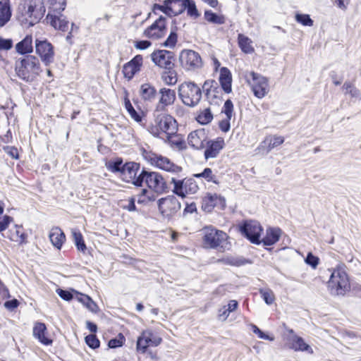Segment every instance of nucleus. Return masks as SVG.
I'll list each match as a JSON object with an SVG mask.
<instances>
[{"label": "nucleus", "instance_id": "1", "mask_svg": "<svg viewBox=\"0 0 361 361\" xmlns=\"http://www.w3.org/2000/svg\"><path fill=\"white\" fill-rule=\"evenodd\" d=\"M154 124L148 127V131L154 137H162L166 135L167 139L172 138L178 130L176 121L170 115L154 114Z\"/></svg>", "mask_w": 361, "mask_h": 361}, {"label": "nucleus", "instance_id": "2", "mask_svg": "<svg viewBox=\"0 0 361 361\" xmlns=\"http://www.w3.org/2000/svg\"><path fill=\"white\" fill-rule=\"evenodd\" d=\"M327 288L332 295L343 296L350 290L348 276L343 267L338 266L331 271Z\"/></svg>", "mask_w": 361, "mask_h": 361}, {"label": "nucleus", "instance_id": "3", "mask_svg": "<svg viewBox=\"0 0 361 361\" xmlns=\"http://www.w3.org/2000/svg\"><path fill=\"white\" fill-rule=\"evenodd\" d=\"M15 69L18 76L25 81H32L42 71L39 59L32 55L18 60Z\"/></svg>", "mask_w": 361, "mask_h": 361}, {"label": "nucleus", "instance_id": "4", "mask_svg": "<svg viewBox=\"0 0 361 361\" xmlns=\"http://www.w3.org/2000/svg\"><path fill=\"white\" fill-rule=\"evenodd\" d=\"M22 15L29 27L33 26L44 16L45 7L42 0H22Z\"/></svg>", "mask_w": 361, "mask_h": 361}, {"label": "nucleus", "instance_id": "5", "mask_svg": "<svg viewBox=\"0 0 361 361\" xmlns=\"http://www.w3.org/2000/svg\"><path fill=\"white\" fill-rule=\"evenodd\" d=\"M202 90L194 82H184L178 87V96L182 102L189 106H196L202 99Z\"/></svg>", "mask_w": 361, "mask_h": 361}, {"label": "nucleus", "instance_id": "6", "mask_svg": "<svg viewBox=\"0 0 361 361\" xmlns=\"http://www.w3.org/2000/svg\"><path fill=\"white\" fill-rule=\"evenodd\" d=\"M245 78L256 97L262 99L268 94L269 82L266 77L250 71L245 73Z\"/></svg>", "mask_w": 361, "mask_h": 361}, {"label": "nucleus", "instance_id": "7", "mask_svg": "<svg viewBox=\"0 0 361 361\" xmlns=\"http://www.w3.org/2000/svg\"><path fill=\"white\" fill-rule=\"evenodd\" d=\"M241 235L249 240L252 243L259 245L261 243V233L263 231L261 224L255 220H245L238 226Z\"/></svg>", "mask_w": 361, "mask_h": 361}, {"label": "nucleus", "instance_id": "8", "mask_svg": "<svg viewBox=\"0 0 361 361\" xmlns=\"http://www.w3.org/2000/svg\"><path fill=\"white\" fill-rule=\"evenodd\" d=\"M179 62L183 68L194 71L202 67V58L198 52L191 49H183L179 54Z\"/></svg>", "mask_w": 361, "mask_h": 361}, {"label": "nucleus", "instance_id": "9", "mask_svg": "<svg viewBox=\"0 0 361 361\" xmlns=\"http://www.w3.org/2000/svg\"><path fill=\"white\" fill-rule=\"evenodd\" d=\"M120 176L123 181L137 187L143 183L142 170L140 171V164L135 162L126 163Z\"/></svg>", "mask_w": 361, "mask_h": 361}, {"label": "nucleus", "instance_id": "10", "mask_svg": "<svg viewBox=\"0 0 361 361\" xmlns=\"http://www.w3.org/2000/svg\"><path fill=\"white\" fill-rule=\"evenodd\" d=\"M162 338L150 329L142 331L137 341V350L142 353L147 351L148 347H157L161 344Z\"/></svg>", "mask_w": 361, "mask_h": 361}, {"label": "nucleus", "instance_id": "11", "mask_svg": "<svg viewBox=\"0 0 361 361\" xmlns=\"http://www.w3.org/2000/svg\"><path fill=\"white\" fill-rule=\"evenodd\" d=\"M203 242L207 247L216 248L222 246V243L227 239V235L222 231L217 230L212 226H207L202 230Z\"/></svg>", "mask_w": 361, "mask_h": 361}, {"label": "nucleus", "instance_id": "12", "mask_svg": "<svg viewBox=\"0 0 361 361\" xmlns=\"http://www.w3.org/2000/svg\"><path fill=\"white\" fill-rule=\"evenodd\" d=\"M158 209L164 219H169L180 209V203L173 195H169L158 200Z\"/></svg>", "mask_w": 361, "mask_h": 361}, {"label": "nucleus", "instance_id": "13", "mask_svg": "<svg viewBox=\"0 0 361 361\" xmlns=\"http://www.w3.org/2000/svg\"><path fill=\"white\" fill-rule=\"evenodd\" d=\"M35 51L44 66H48L54 61V46L47 39L35 40Z\"/></svg>", "mask_w": 361, "mask_h": 361}, {"label": "nucleus", "instance_id": "14", "mask_svg": "<svg viewBox=\"0 0 361 361\" xmlns=\"http://www.w3.org/2000/svg\"><path fill=\"white\" fill-rule=\"evenodd\" d=\"M207 101L210 104L219 105L223 101V89L219 86L216 81L207 80L202 85Z\"/></svg>", "mask_w": 361, "mask_h": 361}, {"label": "nucleus", "instance_id": "15", "mask_svg": "<svg viewBox=\"0 0 361 361\" xmlns=\"http://www.w3.org/2000/svg\"><path fill=\"white\" fill-rule=\"evenodd\" d=\"M143 182L145 181L149 188L157 193H162L166 191V181L161 174L157 172H148L142 170Z\"/></svg>", "mask_w": 361, "mask_h": 361}, {"label": "nucleus", "instance_id": "16", "mask_svg": "<svg viewBox=\"0 0 361 361\" xmlns=\"http://www.w3.org/2000/svg\"><path fill=\"white\" fill-rule=\"evenodd\" d=\"M158 95L159 101L155 106L154 114L166 111L167 107L173 105L176 99V91L167 87L159 89Z\"/></svg>", "mask_w": 361, "mask_h": 361}, {"label": "nucleus", "instance_id": "17", "mask_svg": "<svg viewBox=\"0 0 361 361\" xmlns=\"http://www.w3.org/2000/svg\"><path fill=\"white\" fill-rule=\"evenodd\" d=\"M166 18L162 16H159L150 26L144 31V36L152 39H158L164 37L167 32Z\"/></svg>", "mask_w": 361, "mask_h": 361}, {"label": "nucleus", "instance_id": "18", "mask_svg": "<svg viewBox=\"0 0 361 361\" xmlns=\"http://www.w3.org/2000/svg\"><path fill=\"white\" fill-rule=\"evenodd\" d=\"M173 54L167 50H157L154 51L151 54L152 61L158 66L166 69H171L173 64L172 59Z\"/></svg>", "mask_w": 361, "mask_h": 361}, {"label": "nucleus", "instance_id": "19", "mask_svg": "<svg viewBox=\"0 0 361 361\" xmlns=\"http://www.w3.org/2000/svg\"><path fill=\"white\" fill-rule=\"evenodd\" d=\"M151 161L152 164L166 171L179 173L182 170L181 167L173 164L169 158L161 155L154 154Z\"/></svg>", "mask_w": 361, "mask_h": 361}, {"label": "nucleus", "instance_id": "20", "mask_svg": "<svg viewBox=\"0 0 361 361\" xmlns=\"http://www.w3.org/2000/svg\"><path fill=\"white\" fill-rule=\"evenodd\" d=\"M226 206V200L224 197L216 194H207L202 199V207L204 211L210 212L215 207L224 209Z\"/></svg>", "mask_w": 361, "mask_h": 361}, {"label": "nucleus", "instance_id": "21", "mask_svg": "<svg viewBox=\"0 0 361 361\" xmlns=\"http://www.w3.org/2000/svg\"><path fill=\"white\" fill-rule=\"evenodd\" d=\"M143 58L141 55H136L123 67L124 77L130 80L140 70L142 65Z\"/></svg>", "mask_w": 361, "mask_h": 361}, {"label": "nucleus", "instance_id": "22", "mask_svg": "<svg viewBox=\"0 0 361 361\" xmlns=\"http://www.w3.org/2000/svg\"><path fill=\"white\" fill-rule=\"evenodd\" d=\"M207 136L204 129H198L191 132L188 136V142L190 147L201 149L205 147Z\"/></svg>", "mask_w": 361, "mask_h": 361}, {"label": "nucleus", "instance_id": "23", "mask_svg": "<svg viewBox=\"0 0 361 361\" xmlns=\"http://www.w3.org/2000/svg\"><path fill=\"white\" fill-rule=\"evenodd\" d=\"M289 333L291 334L288 337V342L290 343V348L295 351L307 352L310 354H313L312 348L307 344L302 338L297 336L294 334L293 330H289Z\"/></svg>", "mask_w": 361, "mask_h": 361}, {"label": "nucleus", "instance_id": "24", "mask_svg": "<svg viewBox=\"0 0 361 361\" xmlns=\"http://www.w3.org/2000/svg\"><path fill=\"white\" fill-rule=\"evenodd\" d=\"M224 140L223 138L219 137L215 140L207 141V149L204 151V157L206 159L215 158L224 147Z\"/></svg>", "mask_w": 361, "mask_h": 361}, {"label": "nucleus", "instance_id": "25", "mask_svg": "<svg viewBox=\"0 0 361 361\" xmlns=\"http://www.w3.org/2000/svg\"><path fill=\"white\" fill-rule=\"evenodd\" d=\"M281 234L282 231L281 228L278 227H269L266 230L265 236L260 240L261 243L266 246L273 245L279 241Z\"/></svg>", "mask_w": 361, "mask_h": 361}, {"label": "nucleus", "instance_id": "26", "mask_svg": "<svg viewBox=\"0 0 361 361\" xmlns=\"http://www.w3.org/2000/svg\"><path fill=\"white\" fill-rule=\"evenodd\" d=\"M47 327L44 323L36 322L33 327L32 334L33 336L38 339V341L46 345H51L52 340L46 336Z\"/></svg>", "mask_w": 361, "mask_h": 361}, {"label": "nucleus", "instance_id": "27", "mask_svg": "<svg viewBox=\"0 0 361 361\" xmlns=\"http://www.w3.org/2000/svg\"><path fill=\"white\" fill-rule=\"evenodd\" d=\"M47 19L49 20L51 25L55 29L65 32L68 28V21L63 15L58 16L56 14L49 13Z\"/></svg>", "mask_w": 361, "mask_h": 361}, {"label": "nucleus", "instance_id": "28", "mask_svg": "<svg viewBox=\"0 0 361 361\" xmlns=\"http://www.w3.org/2000/svg\"><path fill=\"white\" fill-rule=\"evenodd\" d=\"M219 82L221 84V88L223 89L225 93H230L231 92V73L226 67H222L220 69Z\"/></svg>", "mask_w": 361, "mask_h": 361}, {"label": "nucleus", "instance_id": "29", "mask_svg": "<svg viewBox=\"0 0 361 361\" xmlns=\"http://www.w3.org/2000/svg\"><path fill=\"white\" fill-rule=\"evenodd\" d=\"M185 0H166L168 16H173L182 13L185 10Z\"/></svg>", "mask_w": 361, "mask_h": 361}, {"label": "nucleus", "instance_id": "30", "mask_svg": "<svg viewBox=\"0 0 361 361\" xmlns=\"http://www.w3.org/2000/svg\"><path fill=\"white\" fill-rule=\"evenodd\" d=\"M16 49L18 54L23 55L32 53L33 51L32 35H26L24 39L17 43Z\"/></svg>", "mask_w": 361, "mask_h": 361}, {"label": "nucleus", "instance_id": "31", "mask_svg": "<svg viewBox=\"0 0 361 361\" xmlns=\"http://www.w3.org/2000/svg\"><path fill=\"white\" fill-rule=\"evenodd\" d=\"M49 239L52 245L57 249H61L66 240L63 232L59 228H52L49 233Z\"/></svg>", "mask_w": 361, "mask_h": 361}, {"label": "nucleus", "instance_id": "32", "mask_svg": "<svg viewBox=\"0 0 361 361\" xmlns=\"http://www.w3.org/2000/svg\"><path fill=\"white\" fill-rule=\"evenodd\" d=\"M11 240L17 242V243H23L25 240V235L23 231V228L20 226L16 225L13 228H11L6 235Z\"/></svg>", "mask_w": 361, "mask_h": 361}, {"label": "nucleus", "instance_id": "33", "mask_svg": "<svg viewBox=\"0 0 361 361\" xmlns=\"http://www.w3.org/2000/svg\"><path fill=\"white\" fill-rule=\"evenodd\" d=\"M140 94L145 101L152 102L157 95V90L149 83L142 84L140 87Z\"/></svg>", "mask_w": 361, "mask_h": 361}, {"label": "nucleus", "instance_id": "34", "mask_svg": "<svg viewBox=\"0 0 361 361\" xmlns=\"http://www.w3.org/2000/svg\"><path fill=\"white\" fill-rule=\"evenodd\" d=\"M238 43L241 51L245 54H252L254 52L255 49L252 46V41L248 37L238 34Z\"/></svg>", "mask_w": 361, "mask_h": 361}, {"label": "nucleus", "instance_id": "35", "mask_svg": "<svg viewBox=\"0 0 361 361\" xmlns=\"http://www.w3.org/2000/svg\"><path fill=\"white\" fill-rule=\"evenodd\" d=\"M11 11L7 1H0V26L2 27L10 20Z\"/></svg>", "mask_w": 361, "mask_h": 361}, {"label": "nucleus", "instance_id": "36", "mask_svg": "<svg viewBox=\"0 0 361 361\" xmlns=\"http://www.w3.org/2000/svg\"><path fill=\"white\" fill-rule=\"evenodd\" d=\"M137 202L139 204H147L149 202L154 201L156 195L154 192L147 189H142L140 192L137 195Z\"/></svg>", "mask_w": 361, "mask_h": 361}, {"label": "nucleus", "instance_id": "37", "mask_svg": "<svg viewBox=\"0 0 361 361\" xmlns=\"http://www.w3.org/2000/svg\"><path fill=\"white\" fill-rule=\"evenodd\" d=\"M193 176L197 178H204L207 182H212L215 184L219 183L217 176L213 173L210 168H205L202 172L195 173Z\"/></svg>", "mask_w": 361, "mask_h": 361}, {"label": "nucleus", "instance_id": "38", "mask_svg": "<svg viewBox=\"0 0 361 361\" xmlns=\"http://www.w3.org/2000/svg\"><path fill=\"white\" fill-rule=\"evenodd\" d=\"M342 89L345 94H350L352 98L360 99L361 97V93L360 90L349 81L345 82Z\"/></svg>", "mask_w": 361, "mask_h": 361}, {"label": "nucleus", "instance_id": "39", "mask_svg": "<svg viewBox=\"0 0 361 361\" xmlns=\"http://www.w3.org/2000/svg\"><path fill=\"white\" fill-rule=\"evenodd\" d=\"M124 164L121 158H116L114 160L109 161L107 164V169L114 173H119L120 174L123 171Z\"/></svg>", "mask_w": 361, "mask_h": 361}, {"label": "nucleus", "instance_id": "40", "mask_svg": "<svg viewBox=\"0 0 361 361\" xmlns=\"http://www.w3.org/2000/svg\"><path fill=\"white\" fill-rule=\"evenodd\" d=\"M79 301L81 302L90 311L97 313L99 311L97 305L92 300L90 297L86 295H81L78 298Z\"/></svg>", "mask_w": 361, "mask_h": 361}, {"label": "nucleus", "instance_id": "41", "mask_svg": "<svg viewBox=\"0 0 361 361\" xmlns=\"http://www.w3.org/2000/svg\"><path fill=\"white\" fill-rule=\"evenodd\" d=\"M184 192H185V197L188 194H195L198 190L199 187L197 184V183L192 178L188 179H184Z\"/></svg>", "mask_w": 361, "mask_h": 361}, {"label": "nucleus", "instance_id": "42", "mask_svg": "<svg viewBox=\"0 0 361 361\" xmlns=\"http://www.w3.org/2000/svg\"><path fill=\"white\" fill-rule=\"evenodd\" d=\"M204 18L209 23L222 25L225 23V18L223 16L217 15L212 11H206L204 12Z\"/></svg>", "mask_w": 361, "mask_h": 361}, {"label": "nucleus", "instance_id": "43", "mask_svg": "<svg viewBox=\"0 0 361 361\" xmlns=\"http://www.w3.org/2000/svg\"><path fill=\"white\" fill-rule=\"evenodd\" d=\"M213 119V114L209 108L204 109L197 117V121L202 125L209 123Z\"/></svg>", "mask_w": 361, "mask_h": 361}, {"label": "nucleus", "instance_id": "44", "mask_svg": "<svg viewBox=\"0 0 361 361\" xmlns=\"http://www.w3.org/2000/svg\"><path fill=\"white\" fill-rule=\"evenodd\" d=\"M49 4V12L61 13L65 9L66 0H48Z\"/></svg>", "mask_w": 361, "mask_h": 361}, {"label": "nucleus", "instance_id": "45", "mask_svg": "<svg viewBox=\"0 0 361 361\" xmlns=\"http://www.w3.org/2000/svg\"><path fill=\"white\" fill-rule=\"evenodd\" d=\"M72 235L73 237L75 245L77 247V249L79 251H81L82 252H85L87 247L85 244L83 237L80 231H77L75 230L72 231Z\"/></svg>", "mask_w": 361, "mask_h": 361}, {"label": "nucleus", "instance_id": "46", "mask_svg": "<svg viewBox=\"0 0 361 361\" xmlns=\"http://www.w3.org/2000/svg\"><path fill=\"white\" fill-rule=\"evenodd\" d=\"M171 183L173 184V192L181 197H185V192H184V180H177L175 178H171Z\"/></svg>", "mask_w": 361, "mask_h": 361}, {"label": "nucleus", "instance_id": "47", "mask_svg": "<svg viewBox=\"0 0 361 361\" xmlns=\"http://www.w3.org/2000/svg\"><path fill=\"white\" fill-rule=\"evenodd\" d=\"M125 106L130 114V117L134 119L137 123H141L142 120V117L140 114L137 113L134 107L133 106L132 104L130 103V100L126 99L125 101Z\"/></svg>", "mask_w": 361, "mask_h": 361}, {"label": "nucleus", "instance_id": "48", "mask_svg": "<svg viewBox=\"0 0 361 361\" xmlns=\"http://www.w3.org/2000/svg\"><path fill=\"white\" fill-rule=\"evenodd\" d=\"M261 297L263 298L266 304L271 305L275 300L274 292L269 288H262L259 290Z\"/></svg>", "mask_w": 361, "mask_h": 361}, {"label": "nucleus", "instance_id": "49", "mask_svg": "<svg viewBox=\"0 0 361 361\" xmlns=\"http://www.w3.org/2000/svg\"><path fill=\"white\" fill-rule=\"evenodd\" d=\"M295 20L304 25L311 27L314 24V21L311 19L310 15L303 13H296L295 16Z\"/></svg>", "mask_w": 361, "mask_h": 361}, {"label": "nucleus", "instance_id": "50", "mask_svg": "<svg viewBox=\"0 0 361 361\" xmlns=\"http://www.w3.org/2000/svg\"><path fill=\"white\" fill-rule=\"evenodd\" d=\"M185 10H187L188 15L190 17L197 18L199 16V13L197 9L195 3L192 0H185Z\"/></svg>", "mask_w": 361, "mask_h": 361}, {"label": "nucleus", "instance_id": "51", "mask_svg": "<svg viewBox=\"0 0 361 361\" xmlns=\"http://www.w3.org/2000/svg\"><path fill=\"white\" fill-rule=\"evenodd\" d=\"M268 142V151H271L274 147L279 146L284 142V139L281 136H274L270 138H267L264 142Z\"/></svg>", "mask_w": 361, "mask_h": 361}, {"label": "nucleus", "instance_id": "52", "mask_svg": "<svg viewBox=\"0 0 361 361\" xmlns=\"http://www.w3.org/2000/svg\"><path fill=\"white\" fill-rule=\"evenodd\" d=\"M163 81L168 85H174L177 82V77L175 71H169L162 75Z\"/></svg>", "mask_w": 361, "mask_h": 361}, {"label": "nucleus", "instance_id": "53", "mask_svg": "<svg viewBox=\"0 0 361 361\" xmlns=\"http://www.w3.org/2000/svg\"><path fill=\"white\" fill-rule=\"evenodd\" d=\"M225 264L231 265V266H235V267H240L242 265H244L247 261L243 258H238V257H228L223 259Z\"/></svg>", "mask_w": 361, "mask_h": 361}, {"label": "nucleus", "instance_id": "54", "mask_svg": "<svg viewBox=\"0 0 361 361\" xmlns=\"http://www.w3.org/2000/svg\"><path fill=\"white\" fill-rule=\"evenodd\" d=\"M233 104L231 100L227 99L224 105L221 113H224L228 119L233 117Z\"/></svg>", "mask_w": 361, "mask_h": 361}, {"label": "nucleus", "instance_id": "55", "mask_svg": "<svg viewBox=\"0 0 361 361\" xmlns=\"http://www.w3.org/2000/svg\"><path fill=\"white\" fill-rule=\"evenodd\" d=\"M87 345L92 348L96 349L99 347L100 342L94 334H90L85 337Z\"/></svg>", "mask_w": 361, "mask_h": 361}, {"label": "nucleus", "instance_id": "56", "mask_svg": "<svg viewBox=\"0 0 361 361\" xmlns=\"http://www.w3.org/2000/svg\"><path fill=\"white\" fill-rule=\"evenodd\" d=\"M177 39H178V36H177L176 30H171L169 36L168 37L166 40L164 42V46L169 47V48L174 47L177 42Z\"/></svg>", "mask_w": 361, "mask_h": 361}, {"label": "nucleus", "instance_id": "57", "mask_svg": "<svg viewBox=\"0 0 361 361\" xmlns=\"http://www.w3.org/2000/svg\"><path fill=\"white\" fill-rule=\"evenodd\" d=\"M305 261L307 264L314 269H315L319 264V258L313 255L311 252L307 254Z\"/></svg>", "mask_w": 361, "mask_h": 361}, {"label": "nucleus", "instance_id": "58", "mask_svg": "<svg viewBox=\"0 0 361 361\" xmlns=\"http://www.w3.org/2000/svg\"><path fill=\"white\" fill-rule=\"evenodd\" d=\"M120 338H113L109 341L108 345L111 348H115L123 345V340H125L124 336L119 334Z\"/></svg>", "mask_w": 361, "mask_h": 361}, {"label": "nucleus", "instance_id": "59", "mask_svg": "<svg viewBox=\"0 0 361 361\" xmlns=\"http://www.w3.org/2000/svg\"><path fill=\"white\" fill-rule=\"evenodd\" d=\"M253 332L258 335V337L264 340L274 341V338L262 331L257 326L252 325Z\"/></svg>", "mask_w": 361, "mask_h": 361}, {"label": "nucleus", "instance_id": "60", "mask_svg": "<svg viewBox=\"0 0 361 361\" xmlns=\"http://www.w3.org/2000/svg\"><path fill=\"white\" fill-rule=\"evenodd\" d=\"M13 46V41L10 39L0 37V50H9Z\"/></svg>", "mask_w": 361, "mask_h": 361}, {"label": "nucleus", "instance_id": "61", "mask_svg": "<svg viewBox=\"0 0 361 361\" xmlns=\"http://www.w3.org/2000/svg\"><path fill=\"white\" fill-rule=\"evenodd\" d=\"M230 121L231 119H228L227 117H226L224 119L219 122V126L221 131L226 133L230 130Z\"/></svg>", "mask_w": 361, "mask_h": 361}, {"label": "nucleus", "instance_id": "62", "mask_svg": "<svg viewBox=\"0 0 361 361\" xmlns=\"http://www.w3.org/2000/svg\"><path fill=\"white\" fill-rule=\"evenodd\" d=\"M58 295L64 300L69 301L73 298V294L68 291L62 289H58L56 290Z\"/></svg>", "mask_w": 361, "mask_h": 361}, {"label": "nucleus", "instance_id": "63", "mask_svg": "<svg viewBox=\"0 0 361 361\" xmlns=\"http://www.w3.org/2000/svg\"><path fill=\"white\" fill-rule=\"evenodd\" d=\"M152 43L148 40L137 41L135 43V47L137 49L145 50L149 47Z\"/></svg>", "mask_w": 361, "mask_h": 361}, {"label": "nucleus", "instance_id": "64", "mask_svg": "<svg viewBox=\"0 0 361 361\" xmlns=\"http://www.w3.org/2000/svg\"><path fill=\"white\" fill-rule=\"evenodd\" d=\"M231 312L227 310L226 306H224L219 310L218 317L219 320L225 321Z\"/></svg>", "mask_w": 361, "mask_h": 361}]
</instances>
